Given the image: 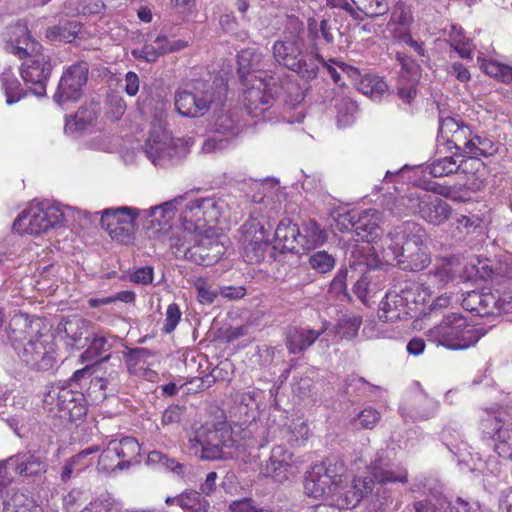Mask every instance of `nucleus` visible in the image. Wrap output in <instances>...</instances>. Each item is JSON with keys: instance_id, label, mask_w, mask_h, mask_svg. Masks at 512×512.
I'll use <instances>...</instances> for the list:
<instances>
[{"instance_id": "obj_1", "label": "nucleus", "mask_w": 512, "mask_h": 512, "mask_svg": "<svg viewBox=\"0 0 512 512\" xmlns=\"http://www.w3.org/2000/svg\"><path fill=\"white\" fill-rule=\"evenodd\" d=\"M186 200L185 195L178 196L162 205L150 209L151 223L157 222L159 231L170 227L177 206H183L180 214L182 231H177L169 239V246L176 257L184 258L185 249H190V242L203 233L212 231V225L224 215L227 203L221 198L207 197Z\"/></svg>"}, {"instance_id": "obj_8", "label": "nucleus", "mask_w": 512, "mask_h": 512, "mask_svg": "<svg viewBox=\"0 0 512 512\" xmlns=\"http://www.w3.org/2000/svg\"><path fill=\"white\" fill-rule=\"evenodd\" d=\"M43 407L54 417L69 422L81 420L87 414L83 393L71 388L65 382L47 386L43 396Z\"/></svg>"}, {"instance_id": "obj_48", "label": "nucleus", "mask_w": 512, "mask_h": 512, "mask_svg": "<svg viewBox=\"0 0 512 512\" xmlns=\"http://www.w3.org/2000/svg\"><path fill=\"white\" fill-rule=\"evenodd\" d=\"M355 7L363 15L376 18L385 15L389 11L388 0H351Z\"/></svg>"}, {"instance_id": "obj_2", "label": "nucleus", "mask_w": 512, "mask_h": 512, "mask_svg": "<svg viewBox=\"0 0 512 512\" xmlns=\"http://www.w3.org/2000/svg\"><path fill=\"white\" fill-rule=\"evenodd\" d=\"M262 53L254 47L242 49L237 56L238 73L246 81L254 82L244 92V104L247 113L254 118L264 117L272 107L277 97L285 94L284 102L289 108H297L304 100L301 88L294 82L284 83L274 75H268L262 70Z\"/></svg>"}, {"instance_id": "obj_11", "label": "nucleus", "mask_w": 512, "mask_h": 512, "mask_svg": "<svg viewBox=\"0 0 512 512\" xmlns=\"http://www.w3.org/2000/svg\"><path fill=\"white\" fill-rule=\"evenodd\" d=\"M65 217L66 210L59 204L33 203L15 219L13 230L21 234H40L61 225Z\"/></svg>"}, {"instance_id": "obj_20", "label": "nucleus", "mask_w": 512, "mask_h": 512, "mask_svg": "<svg viewBox=\"0 0 512 512\" xmlns=\"http://www.w3.org/2000/svg\"><path fill=\"white\" fill-rule=\"evenodd\" d=\"M24 57H27V59L21 66V77L25 83L34 86V88H31L34 95L37 97L45 96L46 82L52 71L50 57L44 55L41 50L30 52Z\"/></svg>"}, {"instance_id": "obj_56", "label": "nucleus", "mask_w": 512, "mask_h": 512, "mask_svg": "<svg viewBox=\"0 0 512 512\" xmlns=\"http://www.w3.org/2000/svg\"><path fill=\"white\" fill-rule=\"evenodd\" d=\"M450 45L455 49L461 58L470 59L472 48L470 41L462 36L461 28L452 27L450 35Z\"/></svg>"}, {"instance_id": "obj_15", "label": "nucleus", "mask_w": 512, "mask_h": 512, "mask_svg": "<svg viewBox=\"0 0 512 512\" xmlns=\"http://www.w3.org/2000/svg\"><path fill=\"white\" fill-rule=\"evenodd\" d=\"M181 149L180 140H175L161 126H157L150 131L144 146L147 158L159 167H166L178 161Z\"/></svg>"}, {"instance_id": "obj_61", "label": "nucleus", "mask_w": 512, "mask_h": 512, "mask_svg": "<svg viewBox=\"0 0 512 512\" xmlns=\"http://www.w3.org/2000/svg\"><path fill=\"white\" fill-rule=\"evenodd\" d=\"M380 420V414L377 410L368 407L362 410L354 420L355 425L364 429H372Z\"/></svg>"}, {"instance_id": "obj_59", "label": "nucleus", "mask_w": 512, "mask_h": 512, "mask_svg": "<svg viewBox=\"0 0 512 512\" xmlns=\"http://www.w3.org/2000/svg\"><path fill=\"white\" fill-rule=\"evenodd\" d=\"M430 277L440 285L447 284L454 278V271L452 269L451 263L442 260L441 263L437 264L435 268L430 272Z\"/></svg>"}, {"instance_id": "obj_9", "label": "nucleus", "mask_w": 512, "mask_h": 512, "mask_svg": "<svg viewBox=\"0 0 512 512\" xmlns=\"http://www.w3.org/2000/svg\"><path fill=\"white\" fill-rule=\"evenodd\" d=\"M193 454L204 460H216L232 456L235 445L232 431L225 427L202 426L188 440Z\"/></svg>"}, {"instance_id": "obj_23", "label": "nucleus", "mask_w": 512, "mask_h": 512, "mask_svg": "<svg viewBox=\"0 0 512 512\" xmlns=\"http://www.w3.org/2000/svg\"><path fill=\"white\" fill-rule=\"evenodd\" d=\"M293 454L282 445L272 448L271 455L260 468L264 477H269L277 483H284L293 475Z\"/></svg>"}, {"instance_id": "obj_6", "label": "nucleus", "mask_w": 512, "mask_h": 512, "mask_svg": "<svg viewBox=\"0 0 512 512\" xmlns=\"http://www.w3.org/2000/svg\"><path fill=\"white\" fill-rule=\"evenodd\" d=\"M226 91L227 86L223 79L216 78L212 83L196 80L175 92V109L184 117H202L212 105H223Z\"/></svg>"}, {"instance_id": "obj_60", "label": "nucleus", "mask_w": 512, "mask_h": 512, "mask_svg": "<svg viewBox=\"0 0 512 512\" xmlns=\"http://www.w3.org/2000/svg\"><path fill=\"white\" fill-rule=\"evenodd\" d=\"M194 285L197 290L199 301L202 304H212L214 302L218 295L216 288L208 285L203 278H198Z\"/></svg>"}, {"instance_id": "obj_34", "label": "nucleus", "mask_w": 512, "mask_h": 512, "mask_svg": "<svg viewBox=\"0 0 512 512\" xmlns=\"http://www.w3.org/2000/svg\"><path fill=\"white\" fill-rule=\"evenodd\" d=\"M305 491L313 498H322L329 494H336L330 479L325 475L322 466H314L305 479Z\"/></svg>"}, {"instance_id": "obj_5", "label": "nucleus", "mask_w": 512, "mask_h": 512, "mask_svg": "<svg viewBox=\"0 0 512 512\" xmlns=\"http://www.w3.org/2000/svg\"><path fill=\"white\" fill-rule=\"evenodd\" d=\"M425 239L426 232L420 224L414 221L403 222L387 234L384 240L385 253L392 256L401 270L422 271L431 263Z\"/></svg>"}, {"instance_id": "obj_7", "label": "nucleus", "mask_w": 512, "mask_h": 512, "mask_svg": "<svg viewBox=\"0 0 512 512\" xmlns=\"http://www.w3.org/2000/svg\"><path fill=\"white\" fill-rule=\"evenodd\" d=\"M486 331L471 324L462 314L451 313L429 330L430 340L451 350H465L474 346Z\"/></svg>"}, {"instance_id": "obj_31", "label": "nucleus", "mask_w": 512, "mask_h": 512, "mask_svg": "<svg viewBox=\"0 0 512 512\" xmlns=\"http://www.w3.org/2000/svg\"><path fill=\"white\" fill-rule=\"evenodd\" d=\"M373 480L364 478H354L350 484L345 487L340 486L336 492L341 499V505L346 508L356 507L363 499H367L369 493L373 491Z\"/></svg>"}, {"instance_id": "obj_14", "label": "nucleus", "mask_w": 512, "mask_h": 512, "mask_svg": "<svg viewBox=\"0 0 512 512\" xmlns=\"http://www.w3.org/2000/svg\"><path fill=\"white\" fill-rule=\"evenodd\" d=\"M371 474L373 476V491L367 496L371 509L374 512L384 510L390 498L385 487L387 483H406L408 481V473L404 468L396 470L388 469V464L383 462L382 458L375 459L370 464Z\"/></svg>"}, {"instance_id": "obj_32", "label": "nucleus", "mask_w": 512, "mask_h": 512, "mask_svg": "<svg viewBox=\"0 0 512 512\" xmlns=\"http://www.w3.org/2000/svg\"><path fill=\"white\" fill-rule=\"evenodd\" d=\"M439 130L447 140L454 144L457 150H465L467 152L471 144L473 132L467 125L459 124L453 118L443 119L440 123ZM472 145H474L472 143Z\"/></svg>"}, {"instance_id": "obj_49", "label": "nucleus", "mask_w": 512, "mask_h": 512, "mask_svg": "<svg viewBox=\"0 0 512 512\" xmlns=\"http://www.w3.org/2000/svg\"><path fill=\"white\" fill-rule=\"evenodd\" d=\"M361 324V319L359 317H342L336 328L330 329L328 331V338L334 334L339 335L340 338L352 339L357 336L358 330Z\"/></svg>"}, {"instance_id": "obj_64", "label": "nucleus", "mask_w": 512, "mask_h": 512, "mask_svg": "<svg viewBox=\"0 0 512 512\" xmlns=\"http://www.w3.org/2000/svg\"><path fill=\"white\" fill-rule=\"evenodd\" d=\"M230 512H263L262 508H258L251 498H243L233 501L229 505Z\"/></svg>"}, {"instance_id": "obj_43", "label": "nucleus", "mask_w": 512, "mask_h": 512, "mask_svg": "<svg viewBox=\"0 0 512 512\" xmlns=\"http://www.w3.org/2000/svg\"><path fill=\"white\" fill-rule=\"evenodd\" d=\"M304 231V235L300 233V249H313L326 241L325 231L314 221L307 223Z\"/></svg>"}, {"instance_id": "obj_45", "label": "nucleus", "mask_w": 512, "mask_h": 512, "mask_svg": "<svg viewBox=\"0 0 512 512\" xmlns=\"http://www.w3.org/2000/svg\"><path fill=\"white\" fill-rule=\"evenodd\" d=\"M481 70L502 82L512 83V67L498 63L496 61L478 58Z\"/></svg>"}, {"instance_id": "obj_36", "label": "nucleus", "mask_w": 512, "mask_h": 512, "mask_svg": "<svg viewBox=\"0 0 512 512\" xmlns=\"http://www.w3.org/2000/svg\"><path fill=\"white\" fill-rule=\"evenodd\" d=\"M408 409L412 417L426 420L436 415L438 402L419 390L412 395Z\"/></svg>"}, {"instance_id": "obj_30", "label": "nucleus", "mask_w": 512, "mask_h": 512, "mask_svg": "<svg viewBox=\"0 0 512 512\" xmlns=\"http://www.w3.org/2000/svg\"><path fill=\"white\" fill-rule=\"evenodd\" d=\"M274 248L281 253L300 252V230L289 219L280 221L274 234Z\"/></svg>"}, {"instance_id": "obj_24", "label": "nucleus", "mask_w": 512, "mask_h": 512, "mask_svg": "<svg viewBox=\"0 0 512 512\" xmlns=\"http://www.w3.org/2000/svg\"><path fill=\"white\" fill-rule=\"evenodd\" d=\"M210 234H213V230L195 238L194 245L190 249H185L184 258L203 266H209L218 261L224 253V247Z\"/></svg>"}, {"instance_id": "obj_10", "label": "nucleus", "mask_w": 512, "mask_h": 512, "mask_svg": "<svg viewBox=\"0 0 512 512\" xmlns=\"http://www.w3.org/2000/svg\"><path fill=\"white\" fill-rule=\"evenodd\" d=\"M141 461V446L133 437L111 439L98 455L96 468L99 473L109 474L128 470Z\"/></svg>"}, {"instance_id": "obj_33", "label": "nucleus", "mask_w": 512, "mask_h": 512, "mask_svg": "<svg viewBox=\"0 0 512 512\" xmlns=\"http://www.w3.org/2000/svg\"><path fill=\"white\" fill-rule=\"evenodd\" d=\"M100 451L98 446H91L70 457L64 464L60 477L67 482L72 477L78 476L93 464V454Z\"/></svg>"}, {"instance_id": "obj_41", "label": "nucleus", "mask_w": 512, "mask_h": 512, "mask_svg": "<svg viewBox=\"0 0 512 512\" xmlns=\"http://www.w3.org/2000/svg\"><path fill=\"white\" fill-rule=\"evenodd\" d=\"M358 89L372 100H380L387 92L386 82L376 75H365L359 83Z\"/></svg>"}, {"instance_id": "obj_52", "label": "nucleus", "mask_w": 512, "mask_h": 512, "mask_svg": "<svg viewBox=\"0 0 512 512\" xmlns=\"http://www.w3.org/2000/svg\"><path fill=\"white\" fill-rule=\"evenodd\" d=\"M449 512H482L480 503L476 500L457 497L454 501L441 500L438 504Z\"/></svg>"}, {"instance_id": "obj_50", "label": "nucleus", "mask_w": 512, "mask_h": 512, "mask_svg": "<svg viewBox=\"0 0 512 512\" xmlns=\"http://www.w3.org/2000/svg\"><path fill=\"white\" fill-rule=\"evenodd\" d=\"M320 66L327 70L335 83H340L343 75H347L351 78H355L359 75V72L356 68L344 62H338L335 60H329V62H325L323 60V62L320 63Z\"/></svg>"}, {"instance_id": "obj_16", "label": "nucleus", "mask_w": 512, "mask_h": 512, "mask_svg": "<svg viewBox=\"0 0 512 512\" xmlns=\"http://www.w3.org/2000/svg\"><path fill=\"white\" fill-rule=\"evenodd\" d=\"M136 218L135 209L108 208L101 212V226L113 240L129 244L133 240Z\"/></svg>"}, {"instance_id": "obj_58", "label": "nucleus", "mask_w": 512, "mask_h": 512, "mask_svg": "<svg viewBox=\"0 0 512 512\" xmlns=\"http://www.w3.org/2000/svg\"><path fill=\"white\" fill-rule=\"evenodd\" d=\"M336 108L338 111V124L349 125L353 120V115L357 110L356 103L350 98H342L337 104Z\"/></svg>"}, {"instance_id": "obj_53", "label": "nucleus", "mask_w": 512, "mask_h": 512, "mask_svg": "<svg viewBox=\"0 0 512 512\" xmlns=\"http://www.w3.org/2000/svg\"><path fill=\"white\" fill-rule=\"evenodd\" d=\"M310 267L318 273L326 274L335 266V258L324 250H319L309 256Z\"/></svg>"}, {"instance_id": "obj_27", "label": "nucleus", "mask_w": 512, "mask_h": 512, "mask_svg": "<svg viewBox=\"0 0 512 512\" xmlns=\"http://www.w3.org/2000/svg\"><path fill=\"white\" fill-rule=\"evenodd\" d=\"M381 214L375 209L362 211L355 218V234L357 241H365L367 243L375 242L382 235L380 228Z\"/></svg>"}, {"instance_id": "obj_38", "label": "nucleus", "mask_w": 512, "mask_h": 512, "mask_svg": "<svg viewBox=\"0 0 512 512\" xmlns=\"http://www.w3.org/2000/svg\"><path fill=\"white\" fill-rule=\"evenodd\" d=\"M404 313L403 299L397 294H386L380 302L378 317L384 322H395Z\"/></svg>"}, {"instance_id": "obj_3", "label": "nucleus", "mask_w": 512, "mask_h": 512, "mask_svg": "<svg viewBox=\"0 0 512 512\" xmlns=\"http://www.w3.org/2000/svg\"><path fill=\"white\" fill-rule=\"evenodd\" d=\"M7 335L27 367L36 371L54 369L57 364L56 344L41 319L15 314L9 321Z\"/></svg>"}, {"instance_id": "obj_37", "label": "nucleus", "mask_w": 512, "mask_h": 512, "mask_svg": "<svg viewBox=\"0 0 512 512\" xmlns=\"http://www.w3.org/2000/svg\"><path fill=\"white\" fill-rule=\"evenodd\" d=\"M2 503L4 512H43L31 497L18 491L7 492V498Z\"/></svg>"}, {"instance_id": "obj_40", "label": "nucleus", "mask_w": 512, "mask_h": 512, "mask_svg": "<svg viewBox=\"0 0 512 512\" xmlns=\"http://www.w3.org/2000/svg\"><path fill=\"white\" fill-rule=\"evenodd\" d=\"M483 186L484 181L482 179L476 177L475 174H467V180L463 184H456L446 187L440 192V194L452 200L463 201L466 199V197L460 195V192L463 189L476 192L479 191Z\"/></svg>"}, {"instance_id": "obj_62", "label": "nucleus", "mask_w": 512, "mask_h": 512, "mask_svg": "<svg viewBox=\"0 0 512 512\" xmlns=\"http://www.w3.org/2000/svg\"><path fill=\"white\" fill-rule=\"evenodd\" d=\"M181 319V311L176 303H172L167 307L165 322L162 332L170 334L173 332Z\"/></svg>"}, {"instance_id": "obj_21", "label": "nucleus", "mask_w": 512, "mask_h": 512, "mask_svg": "<svg viewBox=\"0 0 512 512\" xmlns=\"http://www.w3.org/2000/svg\"><path fill=\"white\" fill-rule=\"evenodd\" d=\"M329 326L330 324L327 321H324L318 329H314L309 326L290 327L286 334V347L289 353L302 354L318 339L320 340V343H325V346H328Z\"/></svg>"}, {"instance_id": "obj_29", "label": "nucleus", "mask_w": 512, "mask_h": 512, "mask_svg": "<svg viewBox=\"0 0 512 512\" xmlns=\"http://www.w3.org/2000/svg\"><path fill=\"white\" fill-rule=\"evenodd\" d=\"M58 330L66 335V343L73 349L83 348L89 340V324L78 316L68 317L61 321Z\"/></svg>"}, {"instance_id": "obj_26", "label": "nucleus", "mask_w": 512, "mask_h": 512, "mask_svg": "<svg viewBox=\"0 0 512 512\" xmlns=\"http://www.w3.org/2000/svg\"><path fill=\"white\" fill-rule=\"evenodd\" d=\"M475 165L480 166L481 164L473 158L455 154L434 160L427 169L433 177H444L459 172L470 174L469 170L473 169Z\"/></svg>"}, {"instance_id": "obj_47", "label": "nucleus", "mask_w": 512, "mask_h": 512, "mask_svg": "<svg viewBox=\"0 0 512 512\" xmlns=\"http://www.w3.org/2000/svg\"><path fill=\"white\" fill-rule=\"evenodd\" d=\"M316 466H322L324 468L325 475L330 479V483L337 492L342 485L343 479L346 478V467L344 462L340 459H330L324 463L317 464Z\"/></svg>"}, {"instance_id": "obj_22", "label": "nucleus", "mask_w": 512, "mask_h": 512, "mask_svg": "<svg viewBox=\"0 0 512 512\" xmlns=\"http://www.w3.org/2000/svg\"><path fill=\"white\" fill-rule=\"evenodd\" d=\"M211 133L204 141L202 150L206 153L222 151L238 135V120L230 114L219 115L212 124Z\"/></svg>"}, {"instance_id": "obj_35", "label": "nucleus", "mask_w": 512, "mask_h": 512, "mask_svg": "<svg viewBox=\"0 0 512 512\" xmlns=\"http://www.w3.org/2000/svg\"><path fill=\"white\" fill-rule=\"evenodd\" d=\"M481 301L480 317L500 315L501 313H510L512 311L511 294L501 298L498 293L481 291Z\"/></svg>"}, {"instance_id": "obj_18", "label": "nucleus", "mask_w": 512, "mask_h": 512, "mask_svg": "<svg viewBox=\"0 0 512 512\" xmlns=\"http://www.w3.org/2000/svg\"><path fill=\"white\" fill-rule=\"evenodd\" d=\"M89 66L84 61L69 66L62 74L54 100L63 105L68 101H78L88 81Z\"/></svg>"}, {"instance_id": "obj_46", "label": "nucleus", "mask_w": 512, "mask_h": 512, "mask_svg": "<svg viewBox=\"0 0 512 512\" xmlns=\"http://www.w3.org/2000/svg\"><path fill=\"white\" fill-rule=\"evenodd\" d=\"M118 500L109 494H101L91 500L80 512H121Z\"/></svg>"}, {"instance_id": "obj_55", "label": "nucleus", "mask_w": 512, "mask_h": 512, "mask_svg": "<svg viewBox=\"0 0 512 512\" xmlns=\"http://www.w3.org/2000/svg\"><path fill=\"white\" fill-rule=\"evenodd\" d=\"M89 498L88 491L82 488H72L63 496V509L66 512H76Z\"/></svg>"}, {"instance_id": "obj_54", "label": "nucleus", "mask_w": 512, "mask_h": 512, "mask_svg": "<svg viewBox=\"0 0 512 512\" xmlns=\"http://www.w3.org/2000/svg\"><path fill=\"white\" fill-rule=\"evenodd\" d=\"M471 143L467 150L468 153L474 156H490L496 152V148L492 140L485 136H481L478 134H472Z\"/></svg>"}, {"instance_id": "obj_63", "label": "nucleus", "mask_w": 512, "mask_h": 512, "mask_svg": "<svg viewBox=\"0 0 512 512\" xmlns=\"http://www.w3.org/2000/svg\"><path fill=\"white\" fill-rule=\"evenodd\" d=\"M481 304V291L467 292V294L462 299V307L465 310L473 312L478 316H480V308L482 306Z\"/></svg>"}, {"instance_id": "obj_19", "label": "nucleus", "mask_w": 512, "mask_h": 512, "mask_svg": "<svg viewBox=\"0 0 512 512\" xmlns=\"http://www.w3.org/2000/svg\"><path fill=\"white\" fill-rule=\"evenodd\" d=\"M241 246L245 262L254 264L264 259L269 246V235L260 221L252 218L243 224Z\"/></svg>"}, {"instance_id": "obj_12", "label": "nucleus", "mask_w": 512, "mask_h": 512, "mask_svg": "<svg viewBox=\"0 0 512 512\" xmlns=\"http://www.w3.org/2000/svg\"><path fill=\"white\" fill-rule=\"evenodd\" d=\"M483 441L500 457L512 460V420L501 413L487 412L480 421Z\"/></svg>"}, {"instance_id": "obj_39", "label": "nucleus", "mask_w": 512, "mask_h": 512, "mask_svg": "<svg viewBox=\"0 0 512 512\" xmlns=\"http://www.w3.org/2000/svg\"><path fill=\"white\" fill-rule=\"evenodd\" d=\"M179 507L184 512H208L210 503L198 491L187 489L180 494Z\"/></svg>"}, {"instance_id": "obj_42", "label": "nucleus", "mask_w": 512, "mask_h": 512, "mask_svg": "<svg viewBox=\"0 0 512 512\" xmlns=\"http://www.w3.org/2000/svg\"><path fill=\"white\" fill-rule=\"evenodd\" d=\"M112 347V342L102 334H95L90 340L88 348L81 354L82 362H96Z\"/></svg>"}, {"instance_id": "obj_13", "label": "nucleus", "mask_w": 512, "mask_h": 512, "mask_svg": "<svg viewBox=\"0 0 512 512\" xmlns=\"http://www.w3.org/2000/svg\"><path fill=\"white\" fill-rule=\"evenodd\" d=\"M399 204L406 208V213L419 215L433 225L446 222L452 213L451 206L441 198L428 193H410L399 199Z\"/></svg>"}, {"instance_id": "obj_44", "label": "nucleus", "mask_w": 512, "mask_h": 512, "mask_svg": "<svg viewBox=\"0 0 512 512\" xmlns=\"http://www.w3.org/2000/svg\"><path fill=\"white\" fill-rule=\"evenodd\" d=\"M80 25L77 22H67L48 28L46 37L51 41L72 42L80 32Z\"/></svg>"}, {"instance_id": "obj_57", "label": "nucleus", "mask_w": 512, "mask_h": 512, "mask_svg": "<svg viewBox=\"0 0 512 512\" xmlns=\"http://www.w3.org/2000/svg\"><path fill=\"white\" fill-rule=\"evenodd\" d=\"M414 21L412 11L409 6L398 2L393 8L387 25H412Z\"/></svg>"}, {"instance_id": "obj_28", "label": "nucleus", "mask_w": 512, "mask_h": 512, "mask_svg": "<svg viewBox=\"0 0 512 512\" xmlns=\"http://www.w3.org/2000/svg\"><path fill=\"white\" fill-rule=\"evenodd\" d=\"M186 46L184 41L170 42L165 36H157L154 44H144L141 48H135L131 51L135 59H141L146 62H155L162 54L178 51Z\"/></svg>"}, {"instance_id": "obj_17", "label": "nucleus", "mask_w": 512, "mask_h": 512, "mask_svg": "<svg viewBox=\"0 0 512 512\" xmlns=\"http://www.w3.org/2000/svg\"><path fill=\"white\" fill-rule=\"evenodd\" d=\"M0 464L4 465L6 475L13 471L23 478H37L48 470V452L41 448L21 451Z\"/></svg>"}, {"instance_id": "obj_25", "label": "nucleus", "mask_w": 512, "mask_h": 512, "mask_svg": "<svg viewBox=\"0 0 512 512\" xmlns=\"http://www.w3.org/2000/svg\"><path fill=\"white\" fill-rule=\"evenodd\" d=\"M8 41L5 50L11 54L24 58L30 52L41 50L42 46L32 38L26 23L17 22L7 28Z\"/></svg>"}, {"instance_id": "obj_4", "label": "nucleus", "mask_w": 512, "mask_h": 512, "mask_svg": "<svg viewBox=\"0 0 512 512\" xmlns=\"http://www.w3.org/2000/svg\"><path fill=\"white\" fill-rule=\"evenodd\" d=\"M272 54L275 61L306 80L315 79L323 58L317 51L305 50L303 23L298 17L290 16L286 20L283 36L274 42Z\"/></svg>"}, {"instance_id": "obj_51", "label": "nucleus", "mask_w": 512, "mask_h": 512, "mask_svg": "<svg viewBox=\"0 0 512 512\" xmlns=\"http://www.w3.org/2000/svg\"><path fill=\"white\" fill-rule=\"evenodd\" d=\"M148 462L151 464H159L160 466L170 470L177 475L185 477L186 466L179 463L173 458L168 457L166 454L160 451H151L148 454Z\"/></svg>"}]
</instances>
